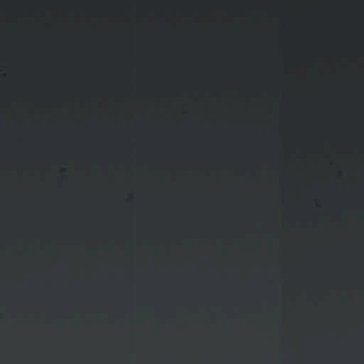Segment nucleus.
I'll return each instance as SVG.
<instances>
[{
    "mask_svg": "<svg viewBox=\"0 0 364 364\" xmlns=\"http://www.w3.org/2000/svg\"><path fill=\"white\" fill-rule=\"evenodd\" d=\"M274 152H276V140L274 139ZM276 154V153H274ZM274 177L276 176V154H274ZM274 222H276V215H274ZM276 238V224H274V239Z\"/></svg>",
    "mask_w": 364,
    "mask_h": 364,
    "instance_id": "nucleus-1",
    "label": "nucleus"
},
{
    "mask_svg": "<svg viewBox=\"0 0 364 364\" xmlns=\"http://www.w3.org/2000/svg\"><path fill=\"white\" fill-rule=\"evenodd\" d=\"M274 284H276L274 283ZM274 286H276V285H274ZM274 290H276V288H274ZM276 292H274V294ZM274 307H276V299H274ZM274 309H276V308H274ZM274 310H276V309H274ZM274 313H276V312H274ZM274 325H275L276 324V314H274Z\"/></svg>",
    "mask_w": 364,
    "mask_h": 364,
    "instance_id": "nucleus-2",
    "label": "nucleus"
},
{
    "mask_svg": "<svg viewBox=\"0 0 364 364\" xmlns=\"http://www.w3.org/2000/svg\"><path fill=\"white\" fill-rule=\"evenodd\" d=\"M274 272L276 271V269H275V268L274 269Z\"/></svg>",
    "mask_w": 364,
    "mask_h": 364,
    "instance_id": "nucleus-3",
    "label": "nucleus"
}]
</instances>
